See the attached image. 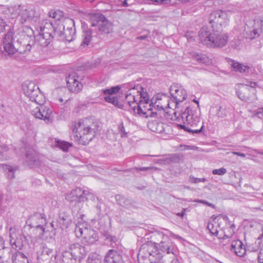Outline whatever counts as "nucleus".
I'll return each instance as SVG.
<instances>
[{
    "mask_svg": "<svg viewBox=\"0 0 263 263\" xmlns=\"http://www.w3.org/2000/svg\"><path fill=\"white\" fill-rule=\"evenodd\" d=\"M9 11L13 17L19 16L22 23L30 21L33 15V12L31 10L24 8L21 5H15L9 8Z\"/></svg>",
    "mask_w": 263,
    "mask_h": 263,
    "instance_id": "obj_17",
    "label": "nucleus"
},
{
    "mask_svg": "<svg viewBox=\"0 0 263 263\" xmlns=\"http://www.w3.org/2000/svg\"><path fill=\"white\" fill-rule=\"evenodd\" d=\"M46 223V217L41 213H35L30 216L26 221L27 226L31 228H35L39 237L44 239L47 237V236H45L47 233L44 227Z\"/></svg>",
    "mask_w": 263,
    "mask_h": 263,
    "instance_id": "obj_9",
    "label": "nucleus"
},
{
    "mask_svg": "<svg viewBox=\"0 0 263 263\" xmlns=\"http://www.w3.org/2000/svg\"><path fill=\"white\" fill-rule=\"evenodd\" d=\"M153 103L149 100L147 93L146 96H142L141 99L139 100L137 107H136V109L133 112L146 118L153 117L155 115V112L153 111Z\"/></svg>",
    "mask_w": 263,
    "mask_h": 263,
    "instance_id": "obj_11",
    "label": "nucleus"
},
{
    "mask_svg": "<svg viewBox=\"0 0 263 263\" xmlns=\"http://www.w3.org/2000/svg\"><path fill=\"white\" fill-rule=\"evenodd\" d=\"M106 239L107 240H109L111 242H113L114 243H115L116 241L117 240V238L115 236H108Z\"/></svg>",
    "mask_w": 263,
    "mask_h": 263,
    "instance_id": "obj_50",
    "label": "nucleus"
},
{
    "mask_svg": "<svg viewBox=\"0 0 263 263\" xmlns=\"http://www.w3.org/2000/svg\"><path fill=\"white\" fill-rule=\"evenodd\" d=\"M83 34H82V42L81 46L85 47L88 46L92 38V31L90 29H88L85 27V25L82 26Z\"/></svg>",
    "mask_w": 263,
    "mask_h": 263,
    "instance_id": "obj_28",
    "label": "nucleus"
},
{
    "mask_svg": "<svg viewBox=\"0 0 263 263\" xmlns=\"http://www.w3.org/2000/svg\"><path fill=\"white\" fill-rule=\"evenodd\" d=\"M54 30L53 22L44 20L36 27L35 32L32 29L30 31L34 34V39L36 43L42 46H48L51 42L53 36L52 33Z\"/></svg>",
    "mask_w": 263,
    "mask_h": 263,
    "instance_id": "obj_7",
    "label": "nucleus"
},
{
    "mask_svg": "<svg viewBox=\"0 0 263 263\" xmlns=\"http://www.w3.org/2000/svg\"><path fill=\"white\" fill-rule=\"evenodd\" d=\"M227 111L224 107L220 106L216 113V115L218 118H222L227 116Z\"/></svg>",
    "mask_w": 263,
    "mask_h": 263,
    "instance_id": "obj_39",
    "label": "nucleus"
},
{
    "mask_svg": "<svg viewBox=\"0 0 263 263\" xmlns=\"http://www.w3.org/2000/svg\"><path fill=\"white\" fill-rule=\"evenodd\" d=\"M148 169H149V167H141V168H139V170H140V171H146V170H147Z\"/></svg>",
    "mask_w": 263,
    "mask_h": 263,
    "instance_id": "obj_58",
    "label": "nucleus"
},
{
    "mask_svg": "<svg viewBox=\"0 0 263 263\" xmlns=\"http://www.w3.org/2000/svg\"><path fill=\"white\" fill-rule=\"evenodd\" d=\"M170 90L176 106L187 98L186 90L179 84H173L171 86Z\"/></svg>",
    "mask_w": 263,
    "mask_h": 263,
    "instance_id": "obj_20",
    "label": "nucleus"
},
{
    "mask_svg": "<svg viewBox=\"0 0 263 263\" xmlns=\"http://www.w3.org/2000/svg\"><path fill=\"white\" fill-rule=\"evenodd\" d=\"M236 93L239 99H240L241 100H242L243 101H247V98L246 96H245V95L241 92L240 90H237L236 91Z\"/></svg>",
    "mask_w": 263,
    "mask_h": 263,
    "instance_id": "obj_47",
    "label": "nucleus"
},
{
    "mask_svg": "<svg viewBox=\"0 0 263 263\" xmlns=\"http://www.w3.org/2000/svg\"><path fill=\"white\" fill-rule=\"evenodd\" d=\"M231 67L236 71L240 72L244 74H247L249 72V67L239 63L235 62L233 60L229 62Z\"/></svg>",
    "mask_w": 263,
    "mask_h": 263,
    "instance_id": "obj_29",
    "label": "nucleus"
},
{
    "mask_svg": "<svg viewBox=\"0 0 263 263\" xmlns=\"http://www.w3.org/2000/svg\"><path fill=\"white\" fill-rule=\"evenodd\" d=\"M105 263H124L121 255L115 250H109L105 255Z\"/></svg>",
    "mask_w": 263,
    "mask_h": 263,
    "instance_id": "obj_25",
    "label": "nucleus"
},
{
    "mask_svg": "<svg viewBox=\"0 0 263 263\" xmlns=\"http://www.w3.org/2000/svg\"><path fill=\"white\" fill-rule=\"evenodd\" d=\"M48 16L54 20V32L63 40L70 42L74 38L76 30L74 21L68 17H64L63 12L60 10H50Z\"/></svg>",
    "mask_w": 263,
    "mask_h": 263,
    "instance_id": "obj_3",
    "label": "nucleus"
},
{
    "mask_svg": "<svg viewBox=\"0 0 263 263\" xmlns=\"http://www.w3.org/2000/svg\"><path fill=\"white\" fill-rule=\"evenodd\" d=\"M138 3H141L143 0H135Z\"/></svg>",
    "mask_w": 263,
    "mask_h": 263,
    "instance_id": "obj_64",
    "label": "nucleus"
},
{
    "mask_svg": "<svg viewBox=\"0 0 263 263\" xmlns=\"http://www.w3.org/2000/svg\"><path fill=\"white\" fill-rule=\"evenodd\" d=\"M258 262L260 263H263V252H260L258 255Z\"/></svg>",
    "mask_w": 263,
    "mask_h": 263,
    "instance_id": "obj_52",
    "label": "nucleus"
},
{
    "mask_svg": "<svg viewBox=\"0 0 263 263\" xmlns=\"http://www.w3.org/2000/svg\"><path fill=\"white\" fill-rule=\"evenodd\" d=\"M152 238V241L142 245L138 257L148 258L152 263H156L162 257V252H172V242L167 235L160 231L154 232Z\"/></svg>",
    "mask_w": 263,
    "mask_h": 263,
    "instance_id": "obj_2",
    "label": "nucleus"
},
{
    "mask_svg": "<svg viewBox=\"0 0 263 263\" xmlns=\"http://www.w3.org/2000/svg\"><path fill=\"white\" fill-rule=\"evenodd\" d=\"M76 72L70 73L66 78L67 86L69 91L77 93L82 89L83 85Z\"/></svg>",
    "mask_w": 263,
    "mask_h": 263,
    "instance_id": "obj_22",
    "label": "nucleus"
},
{
    "mask_svg": "<svg viewBox=\"0 0 263 263\" xmlns=\"http://www.w3.org/2000/svg\"><path fill=\"white\" fill-rule=\"evenodd\" d=\"M116 198L117 200L118 201L119 204H120L121 205L124 206V204L122 202V200H124V198H121V199L120 200L121 197L119 195L116 196Z\"/></svg>",
    "mask_w": 263,
    "mask_h": 263,
    "instance_id": "obj_51",
    "label": "nucleus"
},
{
    "mask_svg": "<svg viewBox=\"0 0 263 263\" xmlns=\"http://www.w3.org/2000/svg\"><path fill=\"white\" fill-rule=\"evenodd\" d=\"M90 23L91 27H97L101 33H109L112 29L111 23L103 15H92L90 18Z\"/></svg>",
    "mask_w": 263,
    "mask_h": 263,
    "instance_id": "obj_13",
    "label": "nucleus"
},
{
    "mask_svg": "<svg viewBox=\"0 0 263 263\" xmlns=\"http://www.w3.org/2000/svg\"><path fill=\"white\" fill-rule=\"evenodd\" d=\"M229 22L228 14L222 10L213 11L209 16L211 26L201 28L198 36L200 42L209 47H221L226 45L228 36L218 27L226 26Z\"/></svg>",
    "mask_w": 263,
    "mask_h": 263,
    "instance_id": "obj_1",
    "label": "nucleus"
},
{
    "mask_svg": "<svg viewBox=\"0 0 263 263\" xmlns=\"http://www.w3.org/2000/svg\"><path fill=\"white\" fill-rule=\"evenodd\" d=\"M235 228L234 224L231 223V222L229 221L227 225V228L221 232L224 234V236H222V238L226 239L232 236L234 234Z\"/></svg>",
    "mask_w": 263,
    "mask_h": 263,
    "instance_id": "obj_31",
    "label": "nucleus"
},
{
    "mask_svg": "<svg viewBox=\"0 0 263 263\" xmlns=\"http://www.w3.org/2000/svg\"><path fill=\"white\" fill-rule=\"evenodd\" d=\"M30 36L24 32L14 34L12 31L8 32L4 36L3 45L5 51L9 54H13L16 52H22L20 45L29 46Z\"/></svg>",
    "mask_w": 263,
    "mask_h": 263,
    "instance_id": "obj_6",
    "label": "nucleus"
},
{
    "mask_svg": "<svg viewBox=\"0 0 263 263\" xmlns=\"http://www.w3.org/2000/svg\"><path fill=\"white\" fill-rule=\"evenodd\" d=\"M70 222L71 219L68 215H60L59 219V222L60 224H62L67 228L70 224Z\"/></svg>",
    "mask_w": 263,
    "mask_h": 263,
    "instance_id": "obj_35",
    "label": "nucleus"
},
{
    "mask_svg": "<svg viewBox=\"0 0 263 263\" xmlns=\"http://www.w3.org/2000/svg\"><path fill=\"white\" fill-rule=\"evenodd\" d=\"M227 173V170L224 167H221L219 169H215L212 171V173L214 175H217L222 176L224 175Z\"/></svg>",
    "mask_w": 263,
    "mask_h": 263,
    "instance_id": "obj_42",
    "label": "nucleus"
},
{
    "mask_svg": "<svg viewBox=\"0 0 263 263\" xmlns=\"http://www.w3.org/2000/svg\"><path fill=\"white\" fill-rule=\"evenodd\" d=\"M143 95L146 96L147 92H144L139 85H137V88L131 89L129 92L126 93L125 101L130 111L133 112L136 109V107Z\"/></svg>",
    "mask_w": 263,
    "mask_h": 263,
    "instance_id": "obj_12",
    "label": "nucleus"
},
{
    "mask_svg": "<svg viewBox=\"0 0 263 263\" xmlns=\"http://www.w3.org/2000/svg\"><path fill=\"white\" fill-rule=\"evenodd\" d=\"M231 250L239 257L243 256L246 252V249L240 240H235L231 242Z\"/></svg>",
    "mask_w": 263,
    "mask_h": 263,
    "instance_id": "obj_27",
    "label": "nucleus"
},
{
    "mask_svg": "<svg viewBox=\"0 0 263 263\" xmlns=\"http://www.w3.org/2000/svg\"><path fill=\"white\" fill-rule=\"evenodd\" d=\"M177 126L188 132L199 133L203 128L202 125L199 129H192L190 127H195L200 122V111L199 109L193 107H187L184 111L176 116V112L174 111Z\"/></svg>",
    "mask_w": 263,
    "mask_h": 263,
    "instance_id": "obj_5",
    "label": "nucleus"
},
{
    "mask_svg": "<svg viewBox=\"0 0 263 263\" xmlns=\"http://www.w3.org/2000/svg\"><path fill=\"white\" fill-rule=\"evenodd\" d=\"M66 199L69 202L79 203L86 200V193L81 188H76L66 194Z\"/></svg>",
    "mask_w": 263,
    "mask_h": 263,
    "instance_id": "obj_23",
    "label": "nucleus"
},
{
    "mask_svg": "<svg viewBox=\"0 0 263 263\" xmlns=\"http://www.w3.org/2000/svg\"><path fill=\"white\" fill-rule=\"evenodd\" d=\"M120 89L121 87L116 86L109 88L102 89V91L105 96L104 99L106 102L110 103L119 108H123V105L118 102L117 98L112 96L114 94H116L118 92Z\"/></svg>",
    "mask_w": 263,
    "mask_h": 263,
    "instance_id": "obj_21",
    "label": "nucleus"
},
{
    "mask_svg": "<svg viewBox=\"0 0 263 263\" xmlns=\"http://www.w3.org/2000/svg\"><path fill=\"white\" fill-rule=\"evenodd\" d=\"M190 181L192 183H197L200 182H205L206 181V179L204 178H198L194 176H190Z\"/></svg>",
    "mask_w": 263,
    "mask_h": 263,
    "instance_id": "obj_43",
    "label": "nucleus"
},
{
    "mask_svg": "<svg viewBox=\"0 0 263 263\" xmlns=\"http://www.w3.org/2000/svg\"><path fill=\"white\" fill-rule=\"evenodd\" d=\"M232 153L234 155H237L238 156H240L243 158H245L246 157V155L243 153H241L236 152H232Z\"/></svg>",
    "mask_w": 263,
    "mask_h": 263,
    "instance_id": "obj_54",
    "label": "nucleus"
},
{
    "mask_svg": "<svg viewBox=\"0 0 263 263\" xmlns=\"http://www.w3.org/2000/svg\"><path fill=\"white\" fill-rule=\"evenodd\" d=\"M127 1L128 0H115V2L118 6L127 7L128 6Z\"/></svg>",
    "mask_w": 263,
    "mask_h": 263,
    "instance_id": "obj_44",
    "label": "nucleus"
},
{
    "mask_svg": "<svg viewBox=\"0 0 263 263\" xmlns=\"http://www.w3.org/2000/svg\"><path fill=\"white\" fill-rule=\"evenodd\" d=\"M86 254L84 247L79 243H72L70 245L68 250L62 253L63 258H73L74 260L83 258Z\"/></svg>",
    "mask_w": 263,
    "mask_h": 263,
    "instance_id": "obj_16",
    "label": "nucleus"
},
{
    "mask_svg": "<svg viewBox=\"0 0 263 263\" xmlns=\"http://www.w3.org/2000/svg\"><path fill=\"white\" fill-rule=\"evenodd\" d=\"M162 97V98L160 99L157 98L155 104L153 103V107L157 110V111L155 112V115L156 116H159L160 118H162L163 116L166 119H172L171 115L165 110L167 107H170L169 99L165 95H163Z\"/></svg>",
    "mask_w": 263,
    "mask_h": 263,
    "instance_id": "obj_15",
    "label": "nucleus"
},
{
    "mask_svg": "<svg viewBox=\"0 0 263 263\" xmlns=\"http://www.w3.org/2000/svg\"><path fill=\"white\" fill-rule=\"evenodd\" d=\"M228 220L227 216L211 217L208 224L207 228L211 235L218 236V233L223 231V228L221 227V223L224 222H227Z\"/></svg>",
    "mask_w": 263,
    "mask_h": 263,
    "instance_id": "obj_18",
    "label": "nucleus"
},
{
    "mask_svg": "<svg viewBox=\"0 0 263 263\" xmlns=\"http://www.w3.org/2000/svg\"><path fill=\"white\" fill-rule=\"evenodd\" d=\"M145 37H146V36H139L138 37V39H139V40H144V39H145Z\"/></svg>",
    "mask_w": 263,
    "mask_h": 263,
    "instance_id": "obj_59",
    "label": "nucleus"
},
{
    "mask_svg": "<svg viewBox=\"0 0 263 263\" xmlns=\"http://www.w3.org/2000/svg\"><path fill=\"white\" fill-rule=\"evenodd\" d=\"M88 263H101V261L99 259H90V258H89Z\"/></svg>",
    "mask_w": 263,
    "mask_h": 263,
    "instance_id": "obj_53",
    "label": "nucleus"
},
{
    "mask_svg": "<svg viewBox=\"0 0 263 263\" xmlns=\"http://www.w3.org/2000/svg\"><path fill=\"white\" fill-rule=\"evenodd\" d=\"M22 89L24 94L31 101L40 104L45 102V97L35 82L26 81L23 84Z\"/></svg>",
    "mask_w": 263,
    "mask_h": 263,
    "instance_id": "obj_8",
    "label": "nucleus"
},
{
    "mask_svg": "<svg viewBox=\"0 0 263 263\" xmlns=\"http://www.w3.org/2000/svg\"><path fill=\"white\" fill-rule=\"evenodd\" d=\"M75 233L77 237L82 238L88 243L96 242L98 236L96 232L91 229V227L85 222L78 223L75 228Z\"/></svg>",
    "mask_w": 263,
    "mask_h": 263,
    "instance_id": "obj_10",
    "label": "nucleus"
},
{
    "mask_svg": "<svg viewBox=\"0 0 263 263\" xmlns=\"http://www.w3.org/2000/svg\"><path fill=\"white\" fill-rule=\"evenodd\" d=\"M96 127L92 120L84 118L75 122L72 130V139L79 144L86 145L95 137Z\"/></svg>",
    "mask_w": 263,
    "mask_h": 263,
    "instance_id": "obj_4",
    "label": "nucleus"
},
{
    "mask_svg": "<svg viewBox=\"0 0 263 263\" xmlns=\"http://www.w3.org/2000/svg\"><path fill=\"white\" fill-rule=\"evenodd\" d=\"M178 215L182 217L184 215V213L182 212L181 213H178Z\"/></svg>",
    "mask_w": 263,
    "mask_h": 263,
    "instance_id": "obj_63",
    "label": "nucleus"
},
{
    "mask_svg": "<svg viewBox=\"0 0 263 263\" xmlns=\"http://www.w3.org/2000/svg\"><path fill=\"white\" fill-rule=\"evenodd\" d=\"M118 129L120 132L121 133V136L125 137L127 136V134L125 132V128L124 127L123 123L122 122L118 125Z\"/></svg>",
    "mask_w": 263,
    "mask_h": 263,
    "instance_id": "obj_45",
    "label": "nucleus"
},
{
    "mask_svg": "<svg viewBox=\"0 0 263 263\" xmlns=\"http://www.w3.org/2000/svg\"><path fill=\"white\" fill-rule=\"evenodd\" d=\"M27 158L28 159V161L30 162V164L32 163H35L36 160L34 156H31L29 153H27L26 154Z\"/></svg>",
    "mask_w": 263,
    "mask_h": 263,
    "instance_id": "obj_48",
    "label": "nucleus"
},
{
    "mask_svg": "<svg viewBox=\"0 0 263 263\" xmlns=\"http://www.w3.org/2000/svg\"><path fill=\"white\" fill-rule=\"evenodd\" d=\"M195 202L201 203L204 204H206L209 206H213V204L203 200L196 199L194 200Z\"/></svg>",
    "mask_w": 263,
    "mask_h": 263,
    "instance_id": "obj_49",
    "label": "nucleus"
},
{
    "mask_svg": "<svg viewBox=\"0 0 263 263\" xmlns=\"http://www.w3.org/2000/svg\"><path fill=\"white\" fill-rule=\"evenodd\" d=\"M66 88L65 87L58 88L55 92L59 94L61 96H59L57 99L59 100L60 103H65L67 101L68 98L65 96V92L66 91Z\"/></svg>",
    "mask_w": 263,
    "mask_h": 263,
    "instance_id": "obj_32",
    "label": "nucleus"
},
{
    "mask_svg": "<svg viewBox=\"0 0 263 263\" xmlns=\"http://www.w3.org/2000/svg\"><path fill=\"white\" fill-rule=\"evenodd\" d=\"M119 86L121 87V89H122V90L128 89L127 92H129L131 89L137 88V86H136L135 84L132 82L125 83Z\"/></svg>",
    "mask_w": 263,
    "mask_h": 263,
    "instance_id": "obj_38",
    "label": "nucleus"
},
{
    "mask_svg": "<svg viewBox=\"0 0 263 263\" xmlns=\"http://www.w3.org/2000/svg\"><path fill=\"white\" fill-rule=\"evenodd\" d=\"M24 46L26 47V50H30L31 46H30L29 43V46H28V47L27 46H22V45H20V49L21 48V47H24ZM20 49L21 50L22 52H23V51H24V49H23V50L21 49Z\"/></svg>",
    "mask_w": 263,
    "mask_h": 263,
    "instance_id": "obj_56",
    "label": "nucleus"
},
{
    "mask_svg": "<svg viewBox=\"0 0 263 263\" xmlns=\"http://www.w3.org/2000/svg\"><path fill=\"white\" fill-rule=\"evenodd\" d=\"M6 26L7 25L5 20L0 18V33L5 30Z\"/></svg>",
    "mask_w": 263,
    "mask_h": 263,
    "instance_id": "obj_46",
    "label": "nucleus"
},
{
    "mask_svg": "<svg viewBox=\"0 0 263 263\" xmlns=\"http://www.w3.org/2000/svg\"><path fill=\"white\" fill-rule=\"evenodd\" d=\"M3 195L1 194H0V206L2 205V202H3Z\"/></svg>",
    "mask_w": 263,
    "mask_h": 263,
    "instance_id": "obj_57",
    "label": "nucleus"
},
{
    "mask_svg": "<svg viewBox=\"0 0 263 263\" xmlns=\"http://www.w3.org/2000/svg\"><path fill=\"white\" fill-rule=\"evenodd\" d=\"M14 263H28V260L21 254L16 255Z\"/></svg>",
    "mask_w": 263,
    "mask_h": 263,
    "instance_id": "obj_40",
    "label": "nucleus"
},
{
    "mask_svg": "<svg viewBox=\"0 0 263 263\" xmlns=\"http://www.w3.org/2000/svg\"><path fill=\"white\" fill-rule=\"evenodd\" d=\"M261 32L260 23L258 21H250L246 23L244 30L246 38L252 40L258 36Z\"/></svg>",
    "mask_w": 263,
    "mask_h": 263,
    "instance_id": "obj_19",
    "label": "nucleus"
},
{
    "mask_svg": "<svg viewBox=\"0 0 263 263\" xmlns=\"http://www.w3.org/2000/svg\"><path fill=\"white\" fill-rule=\"evenodd\" d=\"M44 103L37 104L38 106L31 111V114L36 118L43 120L47 123H51L53 120L52 110Z\"/></svg>",
    "mask_w": 263,
    "mask_h": 263,
    "instance_id": "obj_14",
    "label": "nucleus"
},
{
    "mask_svg": "<svg viewBox=\"0 0 263 263\" xmlns=\"http://www.w3.org/2000/svg\"><path fill=\"white\" fill-rule=\"evenodd\" d=\"M3 169L7 173L8 177L9 179H12L14 177V172L15 168L8 165L2 164Z\"/></svg>",
    "mask_w": 263,
    "mask_h": 263,
    "instance_id": "obj_34",
    "label": "nucleus"
},
{
    "mask_svg": "<svg viewBox=\"0 0 263 263\" xmlns=\"http://www.w3.org/2000/svg\"><path fill=\"white\" fill-rule=\"evenodd\" d=\"M157 119L148 121L147 126L148 128L155 133H161L164 130V120H166L163 116L160 118L156 116Z\"/></svg>",
    "mask_w": 263,
    "mask_h": 263,
    "instance_id": "obj_24",
    "label": "nucleus"
},
{
    "mask_svg": "<svg viewBox=\"0 0 263 263\" xmlns=\"http://www.w3.org/2000/svg\"><path fill=\"white\" fill-rule=\"evenodd\" d=\"M239 85L243 88H244L245 86H250L251 88H255L257 86L256 82L249 80H246L245 83L243 84H240Z\"/></svg>",
    "mask_w": 263,
    "mask_h": 263,
    "instance_id": "obj_41",
    "label": "nucleus"
},
{
    "mask_svg": "<svg viewBox=\"0 0 263 263\" xmlns=\"http://www.w3.org/2000/svg\"><path fill=\"white\" fill-rule=\"evenodd\" d=\"M193 58L198 62L205 65H210L212 63V60L209 59L205 54L194 53Z\"/></svg>",
    "mask_w": 263,
    "mask_h": 263,
    "instance_id": "obj_30",
    "label": "nucleus"
},
{
    "mask_svg": "<svg viewBox=\"0 0 263 263\" xmlns=\"http://www.w3.org/2000/svg\"><path fill=\"white\" fill-rule=\"evenodd\" d=\"M10 243L12 248L15 250H21L24 246L22 236L13 233L12 229L10 230Z\"/></svg>",
    "mask_w": 263,
    "mask_h": 263,
    "instance_id": "obj_26",
    "label": "nucleus"
},
{
    "mask_svg": "<svg viewBox=\"0 0 263 263\" xmlns=\"http://www.w3.org/2000/svg\"><path fill=\"white\" fill-rule=\"evenodd\" d=\"M9 147L5 145H0V159H7Z\"/></svg>",
    "mask_w": 263,
    "mask_h": 263,
    "instance_id": "obj_37",
    "label": "nucleus"
},
{
    "mask_svg": "<svg viewBox=\"0 0 263 263\" xmlns=\"http://www.w3.org/2000/svg\"><path fill=\"white\" fill-rule=\"evenodd\" d=\"M172 263H179V262L177 259H175L172 260Z\"/></svg>",
    "mask_w": 263,
    "mask_h": 263,
    "instance_id": "obj_61",
    "label": "nucleus"
},
{
    "mask_svg": "<svg viewBox=\"0 0 263 263\" xmlns=\"http://www.w3.org/2000/svg\"><path fill=\"white\" fill-rule=\"evenodd\" d=\"M5 248L4 240L2 238H0V249Z\"/></svg>",
    "mask_w": 263,
    "mask_h": 263,
    "instance_id": "obj_55",
    "label": "nucleus"
},
{
    "mask_svg": "<svg viewBox=\"0 0 263 263\" xmlns=\"http://www.w3.org/2000/svg\"><path fill=\"white\" fill-rule=\"evenodd\" d=\"M55 143L57 147H58L59 148L65 152L67 151L68 149L72 145V144L69 142L57 139L55 140Z\"/></svg>",
    "mask_w": 263,
    "mask_h": 263,
    "instance_id": "obj_33",
    "label": "nucleus"
},
{
    "mask_svg": "<svg viewBox=\"0 0 263 263\" xmlns=\"http://www.w3.org/2000/svg\"><path fill=\"white\" fill-rule=\"evenodd\" d=\"M255 152L257 153L258 154H261V155H263V152H258V151L257 150H255Z\"/></svg>",
    "mask_w": 263,
    "mask_h": 263,
    "instance_id": "obj_62",
    "label": "nucleus"
},
{
    "mask_svg": "<svg viewBox=\"0 0 263 263\" xmlns=\"http://www.w3.org/2000/svg\"><path fill=\"white\" fill-rule=\"evenodd\" d=\"M193 101L196 102L197 104V107L196 108L197 109H198V107H199V102L198 101H196L195 99H194Z\"/></svg>",
    "mask_w": 263,
    "mask_h": 263,
    "instance_id": "obj_60",
    "label": "nucleus"
},
{
    "mask_svg": "<svg viewBox=\"0 0 263 263\" xmlns=\"http://www.w3.org/2000/svg\"><path fill=\"white\" fill-rule=\"evenodd\" d=\"M40 255L42 257L43 259H46V256L49 257L52 256V250L47 247L43 246L41 250Z\"/></svg>",
    "mask_w": 263,
    "mask_h": 263,
    "instance_id": "obj_36",
    "label": "nucleus"
}]
</instances>
